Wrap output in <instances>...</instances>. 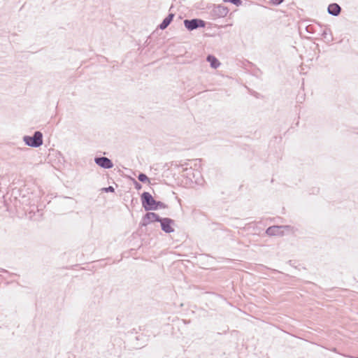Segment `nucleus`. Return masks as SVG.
<instances>
[{
	"label": "nucleus",
	"instance_id": "1",
	"mask_svg": "<svg viewBox=\"0 0 358 358\" xmlns=\"http://www.w3.org/2000/svg\"><path fill=\"white\" fill-rule=\"evenodd\" d=\"M142 206L146 211L156 210L159 208H166L167 206L159 201H156L148 192H144L141 195Z\"/></svg>",
	"mask_w": 358,
	"mask_h": 358
},
{
	"label": "nucleus",
	"instance_id": "2",
	"mask_svg": "<svg viewBox=\"0 0 358 358\" xmlns=\"http://www.w3.org/2000/svg\"><path fill=\"white\" fill-rule=\"evenodd\" d=\"M24 143L32 148H38L43 145V134L36 131L32 136H24L23 137Z\"/></svg>",
	"mask_w": 358,
	"mask_h": 358
},
{
	"label": "nucleus",
	"instance_id": "3",
	"mask_svg": "<svg viewBox=\"0 0 358 358\" xmlns=\"http://www.w3.org/2000/svg\"><path fill=\"white\" fill-rule=\"evenodd\" d=\"M185 27L189 31H193L198 28H203L206 26V22L199 18L191 20L186 19L183 21Z\"/></svg>",
	"mask_w": 358,
	"mask_h": 358
},
{
	"label": "nucleus",
	"instance_id": "4",
	"mask_svg": "<svg viewBox=\"0 0 358 358\" xmlns=\"http://www.w3.org/2000/svg\"><path fill=\"white\" fill-rule=\"evenodd\" d=\"M162 217L157 213L148 211L147 213L144 215L142 217V220L140 222V225L141 227H146L150 222H159Z\"/></svg>",
	"mask_w": 358,
	"mask_h": 358
},
{
	"label": "nucleus",
	"instance_id": "5",
	"mask_svg": "<svg viewBox=\"0 0 358 358\" xmlns=\"http://www.w3.org/2000/svg\"><path fill=\"white\" fill-rule=\"evenodd\" d=\"M161 225L162 230L166 234H171L174 231L172 225L174 224V220L169 217H162L159 222Z\"/></svg>",
	"mask_w": 358,
	"mask_h": 358
},
{
	"label": "nucleus",
	"instance_id": "6",
	"mask_svg": "<svg viewBox=\"0 0 358 358\" xmlns=\"http://www.w3.org/2000/svg\"><path fill=\"white\" fill-rule=\"evenodd\" d=\"M94 162L99 166L106 169H111L113 166V162L106 157H96L94 158Z\"/></svg>",
	"mask_w": 358,
	"mask_h": 358
},
{
	"label": "nucleus",
	"instance_id": "7",
	"mask_svg": "<svg viewBox=\"0 0 358 358\" xmlns=\"http://www.w3.org/2000/svg\"><path fill=\"white\" fill-rule=\"evenodd\" d=\"M229 12V10L227 7L217 5L215 6L211 11V15L214 17H225Z\"/></svg>",
	"mask_w": 358,
	"mask_h": 358
},
{
	"label": "nucleus",
	"instance_id": "8",
	"mask_svg": "<svg viewBox=\"0 0 358 358\" xmlns=\"http://www.w3.org/2000/svg\"><path fill=\"white\" fill-rule=\"evenodd\" d=\"M266 234L270 236H282L285 235L284 231L282 229L280 225H273L268 227L266 230Z\"/></svg>",
	"mask_w": 358,
	"mask_h": 358
},
{
	"label": "nucleus",
	"instance_id": "9",
	"mask_svg": "<svg viewBox=\"0 0 358 358\" xmlns=\"http://www.w3.org/2000/svg\"><path fill=\"white\" fill-rule=\"evenodd\" d=\"M327 12L329 15L338 16L341 12V8L338 3H332L329 5Z\"/></svg>",
	"mask_w": 358,
	"mask_h": 358
},
{
	"label": "nucleus",
	"instance_id": "10",
	"mask_svg": "<svg viewBox=\"0 0 358 358\" xmlns=\"http://www.w3.org/2000/svg\"><path fill=\"white\" fill-rule=\"evenodd\" d=\"M174 16H175L174 13H169L163 20V21L160 23V24L158 26V27L162 30L166 29L169 27V25L171 23V22L173 21Z\"/></svg>",
	"mask_w": 358,
	"mask_h": 358
},
{
	"label": "nucleus",
	"instance_id": "11",
	"mask_svg": "<svg viewBox=\"0 0 358 358\" xmlns=\"http://www.w3.org/2000/svg\"><path fill=\"white\" fill-rule=\"evenodd\" d=\"M206 61L210 63L213 69H217L220 65L219 60L212 55H208L206 57Z\"/></svg>",
	"mask_w": 358,
	"mask_h": 358
},
{
	"label": "nucleus",
	"instance_id": "12",
	"mask_svg": "<svg viewBox=\"0 0 358 358\" xmlns=\"http://www.w3.org/2000/svg\"><path fill=\"white\" fill-rule=\"evenodd\" d=\"M322 36H323L324 38L327 39L329 41H332V40H333V37H332V36H331V31H330V29H325L323 31V32H322Z\"/></svg>",
	"mask_w": 358,
	"mask_h": 358
},
{
	"label": "nucleus",
	"instance_id": "13",
	"mask_svg": "<svg viewBox=\"0 0 358 358\" xmlns=\"http://www.w3.org/2000/svg\"><path fill=\"white\" fill-rule=\"evenodd\" d=\"M138 179L141 182H150V179L148 178V177L145 173H140L138 174Z\"/></svg>",
	"mask_w": 358,
	"mask_h": 358
},
{
	"label": "nucleus",
	"instance_id": "14",
	"mask_svg": "<svg viewBox=\"0 0 358 358\" xmlns=\"http://www.w3.org/2000/svg\"><path fill=\"white\" fill-rule=\"evenodd\" d=\"M224 2H230L234 3V5L238 6L241 5L242 1L241 0H223Z\"/></svg>",
	"mask_w": 358,
	"mask_h": 358
},
{
	"label": "nucleus",
	"instance_id": "15",
	"mask_svg": "<svg viewBox=\"0 0 358 358\" xmlns=\"http://www.w3.org/2000/svg\"><path fill=\"white\" fill-rule=\"evenodd\" d=\"M282 227V229L285 231L286 230L287 231H292L293 227L290 225H280Z\"/></svg>",
	"mask_w": 358,
	"mask_h": 358
},
{
	"label": "nucleus",
	"instance_id": "16",
	"mask_svg": "<svg viewBox=\"0 0 358 358\" xmlns=\"http://www.w3.org/2000/svg\"><path fill=\"white\" fill-rule=\"evenodd\" d=\"M102 191H103L104 192H115V189H114L113 187L109 186L108 187H103L102 189Z\"/></svg>",
	"mask_w": 358,
	"mask_h": 358
},
{
	"label": "nucleus",
	"instance_id": "17",
	"mask_svg": "<svg viewBox=\"0 0 358 358\" xmlns=\"http://www.w3.org/2000/svg\"><path fill=\"white\" fill-rule=\"evenodd\" d=\"M134 187L135 188L137 189V190H139L142 188V185L141 183H139L138 182H137L136 180H134Z\"/></svg>",
	"mask_w": 358,
	"mask_h": 358
},
{
	"label": "nucleus",
	"instance_id": "18",
	"mask_svg": "<svg viewBox=\"0 0 358 358\" xmlns=\"http://www.w3.org/2000/svg\"><path fill=\"white\" fill-rule=\"evenodd\" d=\"M271 1L274 5H280V3H282L284 1V0H271Z\"/></svg>",
	"mask_w": 358,
	"mask_h": 358
},
{
	"label": "nucleus",
	"instance_id": "19",
	"mask_svg": "<svg viewBox=\"0 0 358 358\" xmlns=\"http://www.w3.org/2000/svg\"><path fill=\"white\" fill-rule=\"evenodd\" d=\"M311 29H312V28H311L310 26H308V27H306V31H307L308 32H309V33H311V32H312Z\"/></svg>",
	"mask_w": 358,
	"mask_h": 358
},
{
	"label": "nucleus",
	"instance_id": "20",
	"mask_svg": "<svg viewBox=\"0 0 358 358\" xmlns=\"http://www.w3.org/2000/svg\"><path fill=\"white\" fill-rule=\"evenodd\" d=\"M358 358V357H357Z\"/></svg>",
	"mask_w": 358,
	"mask_h": 358
}]
</instances>
